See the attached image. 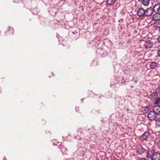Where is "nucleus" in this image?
I'll return each mask as SVG.
<instances>
[{
	"label": "nucleus",
	"instance_id": "1",
	"mask_svg": "<svg viewBox=\"0 0 160 160\" xmlns=\"http://www.w3.org/2000/svg\"><path fill=\"white\" fill-rule=\"evenodd\" d=\"M147 158L150 160H160V153L152 148L149 149L146 152Z\"/></svg>",
	"mask_w": 160,
	"mask_h": 160
},
{
	"label": "nucleus",
	"instance_id": "2",
	"mask_svg": "<svg viewBox=\"0 0 160 160\" xmlns=\"http://www.w3.org/2000/svg\"><path fill=\"white\" fill-rule=\"evenodd\" d=\"M158 115L159 113L155 112L153 110L150 111L148 114V118L149 120L152 121L157 119Z\"/></svg>",
	"mask_w": 160,
	"mask_h": 160
},
{
	"label": "nucleus",
	"instance_id": "3",
	"mask_svg": "<svg viewBox=\"0 0 160 160\" xmlns=\"http://www.w3.org/2000/svg\"><path fill=\"white\" fill-rule=\"evenodd\" d=\"M60 8L59 7L56 6L55 7H52L49 8L48 12L49 13L53 16H55L56 13L59 12Z\"/></svg>",
	"mask_w": 160,
	"mask_h": 160
},
{
	"label": "nucleus",
	"instance_id": "4",
	"mask_svg": "<svg viewBox=\"0 0 160 160\" xmlns=\"http://www.w3.org/2000/svg\"><path fill=\"white\" fill-rule=\"evenodd\" d=\"M96 53L98 56L102 58L105 57L108 55L107 52L102 48H98Z\"/></svg>",
	"mask_w": 160,
	"mask_h": 160
},
{
	"label": "nucleus",
	"instance_id": "5",
	"mask_svg": "<svg viewBox=\"0 0 160 160\" xmlns=\"http://www.w3.org/2000/svg\"><path fill=\"white\" fill-rule=\"evenodd\" d=\"M137 153L138 155H142L146 152V149L142 146L139 145L137 147Z\"/></svg>",
	"mask_w": 160,
	"mask_h": 160
},
{
	"label": "nucleus",
	"instance_id": "6",
	"mask_svg": "<svg viewBox=\"0 0 160 160\" xmlns=\"http://www.w3.org/2000/svg\"><path fill=\"white\" fill-rule=\"evenodd\" d=\"M92 154V152L90 150L86 149L83 158L86 159V160H88L90 158Z\"/></svg>",
	"mask_w": 160,
	"mask_h": 160
},
{
	"label": "nucleus",
	"instance_id": "7",
	"mask_svg": "<svg viewBox=\"0 0 160 160\" xmlns=\"http://www.w3.org/2000/svg\"><path fill=\"white\" fill-rule=\"evenodd\" d=\"M151 135L150 132L148 130L145 132L141 136V139L142 141L146 140Z\"/></svg>",
	"mask_w": 160,
	"mask_h": 160
},
{
	"label": "nucleus",
	"instance_id": "8",
	"mask_svg": "<svg viewBox=\"0 0 160 160\" xmlns=\"http://www.w3.org/2000/svg\"><path fill=\"white\" fill-rule=\"evenodd\" d=\"M153 13H154V12L152 8V7H150L147 8L145 10V16H150L152 15Z\"/></svg>",
	"mask_w": 160,
	"mask_h": 160
},
{
	"label": "nucleus",
	"instance_id": "9",
	"mask_svg": "<svg viewBox=\"0 0 160 160\" xmlns=\"http://www.w3.org/2000/svg\"><path fill=\"white\" fill-rule=\"evenodd\" d=\"M85 148L82 147L79 148L77 151L78 155L83 157L84 152L85 151Z\"/></svg>",
	"mask_w": 160,
	"mask_h": 160
},
{
	"label": "nucleus",
	"instance_id": "10",
	"mask_svg": "<svg viewBox=\"0 0 160 160\" xmlns=\"http://www.w3.org/2000/svg\"><path fill=\"white\" fill-rule=\"evenodd\" d=\"M152 10L154 12L160 13V4H156L152 7Z\"/></svg>",
	"mask_w": 160,
	"mask_h": 160
},
{
	"label": "nucleus",
	"instance_id": "11",
	"mask_svg": "<svg viewBox=\"0 0 160 160\" xmlns=\"http://www.w3.org/2000/svg\"><path fill=\"white\" fill-rule=\"evenodd\" d=\"M145 10L142 8H139L137 12L138 15L140 17H145Z\"/></svg>",
	"mask_w": 160,
	"mask_h": 160
},
{
	"label": "nucleus",
	"instance_id": "12",
	"mask_svg": "<svg viewBox=\"0 0 160 160\" xmlns=\"http://www.w3.org/2000/svg\"><path fill=\"white\" fill-rule=\"evenodd\" d=\"M71 36L72 37V39H75L78 38L79 36L78 32L76 31H70V32Z\"/></svg>",
	"mask_w": 160,
	"mask_h": 160
},
{
	"label": "nucleus",
	"instance_id": "13",
	"mask_svg": "<svg viewBox=\"0 0 160 160\" xmlns=\"http://www.w3.org/2000/svg\"><path fill=\"white\" fill-rule=\"evenodd\" d=\"M153 45V43L152 42L148 41L145 42V44H144L145 47L146 48H149L152 47Z\"/></svg>",
	"mask_w": 160,
	"mask_h": 160
},
{
	"label": "nucleus",
	"instance_id": "14",
	"mask_svg": "<svg viewBox=\"0 0 160 160\" xmlns=\"http://www.w3.org/2000/svg\"><path fill=\"white\" fill-rule=\"evenodd\" d=\"M158 94L155 92H152L150 95V99L152 101L158 98Z\"/></svg>",
	"mask_w": 160,
	"mask_h": 160
},
{
	"label": "nucleus",
	"instance_id": "15",
	"mask_svg": "<svg viewBox=\"0 0 160 160\" xmlns=\"http://www.w3.org/2000/svg\"><path fill=\"white\" fill-rule=\"evenodd\" d=\"M14 31L13 28L9 27L8 29L6 31V34L7 35H11L14 34Z\"/></svg>",
	"mask_w": 160,
	"mask_h": 160
},
{
	"label": "nucleus",
	"instance_id": "16",
	"mask_svg": "<svg viewBox=\"0 0 160 160\" xmlns=\"http://www.w3.org/2000/svg\"><path fill=\"white\" fill-rule=\"evenodd\" d=\"M152 18L154 20H158L160 19V13L158 12H154Z\"/></svg>",
	"mask_w": 160,
	"mask_h": 160
},
{
	"label": "nucleus",
	"instance_id": "17",
	"mask_svg": "<svg viewBox=\"0 0 160 160\" xmlns=\"http://www.w3.org/2000/svg\"><path fill=\"white\" fill-rule=\"evenodd\" d=\"M150 68H154L158 65V63L154 62H152L148 63Z\"/></svg>",
	"mask_w": 160,
	"mask_h": 160
},
{
	"label": "nucleus",
	"instance_id": "18",
	"mask_svg": "<svg viewBox=\"0 0 160 160\" xmlns=\"http://www.w3.org/2000/svg\"><path fill=\"white\" fill-rule=\"evenodd\" d=\"M153 110L156 112L159 113V112H160V105H157L155 106L153 108Z\"/></svg>",
	"mask_w": 160,
	"mask_h": 160
},
{
	"label": "nucleus",
	"instance_id": "19",
	"mask_svg": "<svg viewBox=\"0 0 160 160\" xmlns=\"http://www.w3.org/2000/svg\"><path fill=\"white\" fill-rule=\"evenodd\" d=\"M53 24L52 25L53 28L54 29H56L59 28V22H58L57 21L56 22L55 21L54 22Z\"/></svg>",
	"mask_w": 160,
	"mask_h": 160
},
{
	"label": "nucleus",
	"instance_id": "20",
	"mask_svg": "<svg viewBox=\"0 0 160 160\" xmlns=\"http://www.w3.org/2000/svg\"><path fill=\"white\" fill-rule=\"evenodd\" d=\"M139 1L142 2L143 5L147 6L149 4L150 0H139Z\"/></svg>",
	"mask_w": 160,
	"mask_h": 160
},
{
	"label": "nucleus",
	"instance_id": "21",
	"mask_svg": "<svg viewBox=\"0 0 160 160\" xmlns=\"http://www.w3.org/2000/svg\"><path fill=\"white\" fill-rule=\"evenodd\" d=\"M116 0H107V2L109 5H112L115 3Z\"/></svg>",
	"mask_w": 160,
	"mask_h": 160
},
{
	"label": "nucleus",
	"instance_id": "22",
	"mask_svg": "<svg viewBox=\"0 0 160 160\" xmlns=\"http://www.w3.org/2000/svg\"><path fill=\"white\" fill-rule=\"evenodd\" d=\"M119 84L122 86H124L126 85V82L123 79V78H122L121 80H120L119 81Z\"/></svg>",
	"mask_w": 160,
	"mask_h": 160
},
{
	"label": "nucleus",
	"instance_id": "23",
	"mask_svg": "<svg viewBox=\"0 0 160 160\" xmlns=\"http://www.w3.org/2000/svg\"><path fill=\"white\" fill-rule=\"evenodd\" d=\"M155 100H156L154 102V104L155 105H157L160 104V98H157Z\"/></svg>",
	"mask_w": 160,
	"mask_h": 160
},
{
	"label": "nucleus",
	"instance_id": "24",
	"mask_svg": "<svg viewBox=\"0 0 160 160\" xmlns=\"http://www.w3.org/2000/svg\"><path fill=\"white\" fill-rule=\"evenodd\" d=\"M152 108L151 106L149 105L148 106L144 107V110L145 111H147L150 110Z\"/></svg>",
	"mask_w": 160,
	"mask_h": 160
},
{
	"label": "nucleus",
	"instance_id": "25",
	"mask_svg": "<svg viewBox=\"0 0 160 160\" xmlns=\"http://www.w3.org/2000/svg\"><path fill=\"white\" fill-rule=\"evenodd\" d=\"M32 12L33 14L37 15L38 13V11L36 8H34L32 10Z\"/></svg>",
	"mask_w": 160,
	"mask_h": 160
},
{
	"label": "nucleus",
	"instance_id": "26",
	"mask_svg": "<svg viewBox=\"0 0 160 160\" xmlns=\"http://www.w3.org/2000/svg\"><path fill=\"white\" fill-rule=\"evenodd\" d=\"M96 42V40H94L92 41V42H91L89 43V44H91L92 45L94 46H96V43H95Z\"/></svg>",
	"mask_w": 160,
	"mask_h": 160
},
{
	"label": "nucleus",
	"instance_id": "27",
	"mask_svg": "<svg viewBox=\"0 0 160 160\" xmlns=\"http://www.w3.org/2000/svg\"><path fill=\"white\" fill-rule=\"evenodd\" d=\"M14 2L15 3H19L21 2H23V1H25V0H14Z\"/></svg>",
	"mask_w": 160,
	"mask_h": 160
},
{
	"label": "nucleus",
	"instance_id": "28",
	"mask_svg": "<svg viewBox=\"0 0 160 160\" xmlns=\"http://www.w3.org/2000/svg\"><path fill=\"white\" fill-rule=\"evenodd\" d=\"M156 126L158 127H160V121H156Z\"/></svg>",
	"mask_w": 160,
	"mask_h": 160
},
{
	"label": "nucleus",
	"instance_id": "29",
	"mask_svg": "<svg viewBox=\"0 0 160 160\" xmlns=\"http://www.w3.org/2000/svg\"><path fill=\"white\" fill-rule=\"evenodd\" d=\"M67 150V149L66 148H65L64 147L62 146V147H61V151L62 152H63V151H65Z\"/></svg>",
	"mask_w": 160,
	"mask_h": 160
},
{
	"label": "nucleus",
	"instance_id": "30",
	"mask_svg": "<svg viewBox=\"0 0 160 160\" xmlns=\"http://www.w3.org/2000/svg\"><path fill=\"white\" fill-rule=\"evenodd\" d=\"M95 145L93 144H90V149H93L95 148Z\"/></svg>",
	"mask_w": 160,
	"mask_h": 160
},
{
	"label": "nucleus",
	"instance_id": "31",
	"mask_svg": "<svg viewBox=\"0 0 160 160\" xmlns=\"http://www.w3.org/2000/svg\"><path fill=\"white\" fill-rule=\"evenodd\" d=\"M57 143L58 144V143H59L57 142V141H56V140H55V141H54V142H53V145H56V146H57V145H58V144H57Z\"/></svg>",
	"mask_w": 160,
	"mask_h": 160
},
{
	"label": "nucleus",
	"instance_id": "32",
	"mask_svg": "<svg viewBox=\"0 0 160 160\" xmlns=\"http://www.w3.org/2000/svg\"><path fill=\"white\" fill-rule=\"evenodd\" d=\"M149 158H147V156H146V158H142L140 159L139 160H149Z\"/></svg>",
	"mask_w": 160,
	"mask_h": 160
},
{
	"label": "nucleus",
	"instance_id": "33",
	"mask_svg": "<svg viewBox=\"0 0 160 160\" xmlns=\"http://www.w3.org/2000/svg\"><path fill=\"white\" fill-rule=\"evenodd\" d=\"M75 109L76 111L78 112H79V107H76L75 108Z\"/></svg>",
	"mask_w": 160,
	"mask_h": 160
},
{
	"label": "nucleus",
	"instance_id": "34",
	"mask_svg": "<svg viewBox=\"0 0 160 160\" xmlns=\"http://www.w3.org/2000/svg\"><path fill=\"white\" fill-rule=\"evenodd\" d=\"M59 35L58 34H57L56 37L58 39H59Z\"/></svg>",
	"mask_w": 160,
	"mask_h": 160
},
{
	"label": "nucleus",
	"instance_id": "35",
	"mask_svg": "<svg viewBox=\"0 0 160 160\" xmlns=\"http://www.w3.org/2000/svg\"><path fill=\"white\" fill-rule=\"evenodd\" d=\"M52 76H51V75H50V76H49V77L50 78H51V77L52 76H53L54 74L53 73V72H52Z\"/></svg>",
	"mask_w": 160,
	"mask_h": 160
},
{
	"label": "nucleus",
	"instance_id": "36",
	"mask_svg": "<svg viewBox=\"0 0 160 160\" xmlns=\"http://www.w3.org/2000/svg\"><path fill=\"white\" fill-rule=\"evenodd\" d=\"M158 55L159 56H160V49L158 51Z\"/></svg>",
	"mask_w": 160,
	"mask_h": 160
},
{
	"label": "nucleus",
	"instance_id": "37",
	"mask_svg": "<svg viewBox=\"0 0 160 160\" xmlns=\"http://www.w3.org/2000/svg\"><path fill=\"white\" fill-rule=\"evenodd\" d=\"M157 89L159 90H160V85L158 87Z\"/></svg>",
	"mask_w": 160,
	"mask_h": 160
},
{
	"label": "nucleus",
	"instance_id": "38",
	"mask_svg": "<svg viewBox=\"0 0 160 160\" xmlns=\"http://www.w3.org/2000/svg\"><path fill=\"white\" fill-rule=\"evenodd\" d=\"M45 132L47 133H48L49 132V130H47Z\"/></svg>",
	"mask_w": 160,
	"mask_h": 160
},
{
	"label": "nucleus",
	"instance_id": "39",
	"mask_svg": "<svg viewBox=\"0 0 160 160\" xmlns=\"http://www.w3.org/2000/svg\"><path fill=\"white\" fill-rule=\"evenodd\" d=\"M123 21V19H121L120 20H119V22H122Z\"/></svg>",
	"mask_w": 160,
	"mask_h": 160
},
{
	"label": "nucleus",
	"instance_id": "40",
	"mask_svg": "<svg viewBox=\"0 0 160 160\" xmlns=\"http://www.w3.org/2000/svg\"><path fill=\"white\" fill-rule=\"evenodd\" d=\"M134 83H138V81L137 80H135L133 82Z\"/></svg>",
	"mask_w": 160,
	"mask_h": 160
},
{
	"label": "nucleus",
	"instance_id": "41",
	"mask_svg": "<svg viewBox=\"0 0 160 160\" xmlns=\"http://www.w3.org/2000/svg\"><path fill=\"white\" fill-rule=\"evenodd\" d=\"M7 160V159H6V158H4H4H3V160Z\"/></svg>",
	"mask_w": 160,
	"mask_h": 160
},
{
	"label": "nucleus",
	"instance_id": "42",
	"mask_svg": "<svg viewBox=\"0 0 160 160\" xmlns=\"http://www.w3.org/2000/svg\"><path fill=\"white\" fill-rule=\"evenodd\" d=\"M158 40L159 42H160V37L158 39Z\"/></svg>",
	"mask_w": 160,
	"mask_h": 160
},
{
	"label": "nucleus",
	"instance_id": "43",
	"mask_svg": "<svg viewBox=\"0 0 160 160\" xmlns=\"http://www.w3.org/2000/svg\"><path fill=\"white\" fill-rule=\"evenodd\" d=\"M130 87H131V88H133L134 87V86H133V85H131L130 86Z\"/></svg>",
	"mask_w": 160,
	"mask_h": 160
},
{
	"label": "nucleus",
	"instance_id": "44",
	"mask_svg": "<svg viewBox=\"0 0 160 160\" xmlns=\"http://www.w3.org/2000/svg\"><path fill=\"white\" fill-rule=\"evenodd\" d=\"M134 78H133L132 79V80L131 81H132L134 82Z\"/></svg>",
	"mask_w": 160,
	"mask_h": 160
},
{
	"label": "nucleus",
	"instance_id": "45",
	"mask_svg": "<svg viewBox=\"0 0 160 160\" xmlns=\"http://www.w3.org/2000/svg\"><path fill=\"white\" fill-rule=\"evenodd\" d=\"M83 99H84V98H83ZM81 101L82 102H83V99H81Z\"/></svg>",
	"mask_w": 160,
	"mask_h": 160
},
{
	"label": "nucleus",
	"instance_id": "46",
	"mask_svg": "<svg viewBox=\"0 0 160 160\" xmlns=\"http://www.w3.org/2000/svg\"><path fill=\"white\" fill-rule=\"evenodd\" d=\"M134 32L135 33H137V31H135Z\"/></svg>",
	"mask_w": 160,
	"mask_h": 160
},
{
	"label": "nucleus",
	"instance_id": "47",
	"mask_svg": "<svg viewBox=\"0 0 160 160\" xmlns=\"http://www.w3.org/2000/svg\"><path fill=\"white\" fill-rule=\"evenodd\" d=\"M66 160H72V159H66Z\"/></svg>",
	"mask_w": 160,
	"mask_h": 160
},
{
	"label": "nucleus",
	"instance_id": "48",
	"mask_svg": "<svg viewBox=\"0 0 160 160\" xmlns=\"http://www.w3.org/2000/svg\"><path fill=\"white\" fill-rule=\"evenodd\" d=\"M99 98H101V96H99Z\"/></svg>",
	"mask_w": 160,
	"mask_h": 160
},
{
	"label": "nucleus",
	"instance_id": "49",
	"mask_svg": "<svg viewBox=\"0 0 160 160\" xmlns=\"http://www.w3.org/2000/svg\"><path fill=\"white\" fill-rule=\"evenodd\" d=\"M42 124H45V123H43V122H42Z\"/></svg>",
	"mask_w": 160,
	"mask_h": 160
},
{
	"label": "nucleus",
	"instance_id": "50",
	"mask_svg": "<svg viewBox=\"0 0 160 160\" xmlns=\"http://www.w3.org/2000/svg\"><path fill=\"white\" fill-rule=\"evenodd\" d=\"M92 92V91H88V92Z\"/></svg>",
	"mask_w": 160,
	"mask_h": 160
},
{
	"label": "nucleus",
	"instance_id": "51",
	"mask_svg": "<svg viewBox=\"0 0 160 160\" xmlns=\"http://www.w3.org/2000/svg\"><path fill=\"white\" fill-rule=\"evenodd\" d=\"M95 95H98V94H95Z\"/></svg>",
	"mask_w": 160,
	"mask_h": 160
}]
</instances>
